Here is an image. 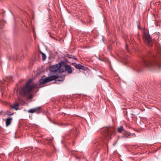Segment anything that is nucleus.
<instances>
[{"instance_id": "nucleus-1", "label": "nucleus", "mask_w": 161, "mask_h": 161, "mask_svg": "<svg viewBox=\"0 0 161 161\" xmlns=\"http://www.w3.org/2000/svg\"><path fill=\"white\" fill-rule=\"evenodd\" d=\"M143 60L144 66L148 69H161V58L156 56L152 52L146 54H143L141 57Z\"/></svg>"}, {"instance_id": "nucleus-2", "label": "nucleus", "mask_w": 161, "mask_h": 161, "mask_svg": "<svg viewBox=\"0 0 161 161\" xmlns=\"http://www.w3.org/2000/svg\"><path fill=\"white\" fill-rule=\"evenodd\" d=\"M64 78V75L58 76V74L50 76L47 77L44 76L39 80V82L40 84H42L55 80L56 83H59L60 82L63 81Z\"/></svg>"}, {"instance_id": "nucleus-3", "label": "nucleus", "mask_w": 161, "mask_h": 161, "mask_svg": "<svg viewBox=\"0 0 161 161\" xmlns=\"http://www.w3.org/2000/svg\"><path fill=\"white\" fill-rule=\"evenodd\" d=\"M33 83L32 79H30L27 82L25 86L21 88L19 93L21 96L26 97L28 95L29 92L33 89Z\"/></svg>"}, {"instance_id": "nucleus-4", "label": "nucleus", "mask_w": 161, "mask_h": 161, "mask_svg": "<svg viewBox=\"0 0 161 161\" xmlns=\"http://www.w3.org/2000/svg\"><path fill=\"white\" fill-rule=\"evenodd\" d=\"M61 64H57L51 67L50 69L51 73L49 75V76L57 75L59 73L64 71V70L62 68Z\"/></svg>"}, {"instance_id": "nucleus-5", "label": "nucleus", "mask_w": 161, "mask_h": 161, "mask_svg": "<svg viewBox=\"0 0 161 161\" xmlns=\"http://www.w3.org/2000/svg\"><path fill=\"white\" fill-rule=\"evenodd\" d=\"M115 130L113 127H110L108 129L107 132L104 134V136L107 140L111 139L113 135L115 133Z\"/></svg>"}, {"instance_id": "nucleus-6", "label": "nucleus", "mask_w": 161, "mask_h": 161, "mask_svg": "<svg viewBox=\"0 0 161 161\" xmlns=\"http://www.w3.org/2000/svg\"><path fill=\"white\" fill-rule=\"evenodd\" d=\"M143 38L145 43L149 46H152V40L149 36V35L147 33H145L144 34Z\"/></svg>"}, {"instance_id": "nucleus-7", "label": "nucleus", "mask_w": 161, "mask_h": 161, "mask_svg": "<svg viewBox=\"0 0 161 161\" xmlns=\"http://www.w3.org/2000/svg\"><path fill=\"white\" fill-rule=\"evenodd\" d=\"M28 112L29 113H36L37 114L40 113L42 112V110L40 107H38L33 108L30 109Z\"/></svg>"}, {"instance_id": "nucleus-8", "label": "nucleus", "mask_w": 161, "mask_h": 161, "mask_svg": "<svg viewBox=\"0 0 161 161\" xmlns=\"http://www.w3.org/2000/svg\"><path fill=\"white\" fill-rule=\"evenodd\" d=\"M64 70L69 74H71L72 72V69L71 66L67 64H65L64 66Z\"/></svg>"}, {"instance_id": "nucleus-9", "label": "nucleus", "mask_w": 161, "mask_h": 161, "mask_svg": "<svg viewBox=\"0 0 161 161\" xmlns=\"http://www.w3.org/2000/svg\"><path fill=\"white\" fill-rule=\"evenodd\" d=\"M73 65L76 69L81 70L84 69V67L80 64L74 63Z\"/></svg>"}, {"instance_id": "nucleus-10", "label": "nucleus", "mask_w": 161, "mask_h": 161, "mask_svg": "<svg viewBox=\"0 0 161 161\" xmlns=\"http://www.w3.org/2000/svg\"><path fill=\"white\" fill-rule=\"evenodd\" d=\"M19 104L18 103H15L12 105H10L11 108L14 109L16 110L19 109Z\"/></svg>"}, {"instance_id": "nucleus-11", "label": "nucleus", "mask_w": 161, "mask_h": 161, "mask_svg": "<svg viewBox=\"0 0 161 161\" xmlns=\"http://www.w3.org/2000/svg\"><path fill=\"white\" fill-rule=\"evenodd\" d=\"M12 120V118H8L6 119V126H8L11 123V120Z\"/></svg>"}, {"instance_id": "nucleus-12", "label": "nucleus", "mask_w": 161, "mask_h": 161, "mask_svg": "<svg viewBox=\"0 0 161 161\" xmlns=\"http://www.w3.org/2000/svg\"><path fill=\"white\" fill-rule=\"evenodd\" d=\"M123 134L125 135V136L124 137H126L128 138V137L126 136L127 135L128 136H130L131 135V133L130 132H129L127 131H126L125 130H124L123 132Z\"/></svg>"}, {"instance_id": "nucleus-13", "label": "nucleus", "mask_w": 161, "mask_h": 161, "mask_svg": "<svg viewBox=\"0 0 161 161\" xmlns=\"http://www.w3.org/2000/svg\"><path fill=\"white\" fill-rule=\"evenodd\" d=\"M95 144L94 145V147H97L98 150H100V148L99 147H97V146L101 145V144L99 143V142H98L97 141H96L95 142Z\"/></svg>"}, {"instance_id": "nucleus-14", "label": "nucleus", "mask_w": 161, "mask_h": 161, "mask_svg": "<svg viewBox=\"0 0 161 161\" xmlns=\"http://www.w3.org/2000/svg\"><path fill=\"white\" fill-rule=\"evenodd\" d=\"M66 57L69 58H73V59L77 60V58L74 56H73L70 54H67L66 56Z\"/></svg>"}, {"instance_id": "nucleus-15", "label": "nucleus", "mask_w": 161, "mask_h": 161, "mask_svg": "<svg viewBox=\"0 0 161 161\" xmlns=\"http://www.w3.org/2000/svg\"><path fill=\"white\" fill-rule=\"evenodd\" d=\"M5 22L3 20H0V28H3L4 25L5 24Z\"/></svg>"}, {"instance_id": "nucleus-16", "label": "nucleus", "mask_w": 161, "mask_h": 161, "mask_svg": "<svg viewBox=\"0 0 161 161\" xmlns=\"http://www.w3.org/2000/svg\"><path fill=\"white\" fill-rule=\"evenodd\" d=\"M117 131L118 132L121 133L124 131V129L122 126H120L118 128Z\"/></svg>"}, {"instance_id": "nucleus-17", "label": "nucleus", "mask_w": 161, "mask_h": 161, "mask_svg": "<svg viewBox=\"0 0 161 161\" xmlns=\"http://www.w3.org/2000/svg\"><path fill=\"white\" fill-rule=\"evenodd\" d=\"M41 54L42 57V59L43 61L45 60L46 58V55L43 53L41 52Z\"/></svg>"}, {"instance_id": "nucleus-18", "label": "nucleus", "mask_w": 161, "mask_h": 161, "mask_svg": "<svg viewBox=\"0 0 161 161\" xmlns=\"http://www.w3.org/2000/svg\"><path fill=\"white\" fill-rule=\"evenodd\" d=\"M12 79V78L11 77H10L9 78H6V80H5V81L7 82H9V81H8V80H10V81H11V80Z\"/></svg>"}, {"instance_id": "nucleus-19", "label": "nucleus", "mask_w": 161, "mask_h": 161, "mask_svg": "<svg viewBox=\"0 0 161 161\" xmlns=\"http://www.w3.org/2000/svg\"><path fill=\"white\" fill-rule=\"evenodd\" d=\"M6 114L8 116H10L11 115H13L14 113L11 114L10 112L9 111H7L6 113Z\"/></svg>"}, {"instance_id": "nucleus-20", "label": "nucleus", "mask_w": 161, "mask_h": 161, "mask_svg": "<svg viewBox=\"0 0 161 161\" xmlns=\"http://www.w3.org/2000/svg\"><path fill=\"white\" fill-rule=\"evenodd\" d=\"M32 98V94H31L29 95V96L28 97V98L29 99H30Z\"/></svg>"}, {"instance_id": "nucleus-21", "label": "nucleus", "mask_w": 161, "mask_h": 161, "mask_svg": "<svg viewBox=\"0 0 161 161\" xmlns=\"http://www.w3.org/2000/svg\"><path fill=\"white\" fill-rule=\"evenodd\" d=\"M154 15V17L155 18V19H156V17H155V16L154 15Z\"/></svg>"}, {"instance_id": "nucleus-22", "label": "nucleus", "mask_w": 161, "mask_h": 161, "mask_svg": "<svg viewBox=\"0 0 161 161\" xmlns=\"http://www.w3.org/2000/svg\"><path fill=\"white\" fill-rule=\"evenodd\" d=\"M117 140H118L116 141V142H117Z\"/></svg>"}]
</instances>
